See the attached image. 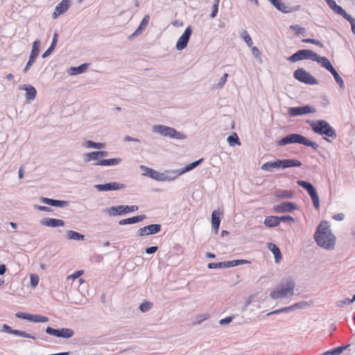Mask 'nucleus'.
<instances>
[{
  "mask_svg": "<svg viewBox=\"0 0 355 355\" xmlns=\"http://www.w3.org/2000/svg\"><path fill=\"white\" fill-rule=\"evenodd\" d=\"M317 244L326 250H332L336 243V236L332 234L327 222H321L314 234Z\"/></svg>",
  "mask_w": 355,
  "mask_h": 355,
  "instance_id": "1",
  "label": "nucleus"
},
{
  "mask_svg": "<svg viewBox=\"0 0 355 355\" xmlns=\"http://www.w3.org/2000/svg\"><path fill=\"white\" fill-rule=\"evenodd\" d=\"M292 144H299L306 146H310L314 150H318L319 148V145L318 144L310 141L306 137L297 133L289 134L277 141V146H284Z\"/></svg>",
  "mask_w": 355,
  "mask_h": 355,
  "instance_id": "2",
  "label": "nucleus"
},
{
  "mask_svg": "<svg viewBox=\"0 0 355 355\" xmlns=\"http://www.w3.org/2000/svg\"><path fill=\"white\" fill-rule=\"evenodd\" d=\"M295 283L294 280L289 279L286 283H281L270 294L273 300L283 299L291 297L294 295Z\"/></svg>",
  "mask_w": 355,
  "mask_h": 355,
  "instance_id": "3",
  "label": "nucleus"
},
{
  "mask_svg": "<svg viewBox=\"0 0 355 355\" xmlns=\"http://www.w3.org/2000/svg\"><path fill=\"white\" fill-rule=\"evenodd\" d=\"M302 162L294 159H276L273 162H268L261 166V169L265 171H272L273 168L285 169L291 167H300Z\"/></svg>",
  "mask_w": 355,
  "mask_h": 355,
  "instance_id": "4",
  "label": "nucleus"
},
{
  "mask_svg": "<svg viewBox=\"0 0 355 355\" xmlns=\"http://www.w3.org/2000/svg\"><path fill=\"white\" fill-rule=\"evenodd\" d=\"M308 123L315 133L332 139L336 138V130L327 121L320 119L316 121H310Z\"/></svg>",
  "mask_w": 355,
  "mask_h": 355,
  "instance_id": "5",
  "label": "nucleus"
},
{
  "mask_svg": "<svg viewBox=\"0 0 355 355\" xmlns=\"http://www.w3.org/2000/svg\"><path fill=\"white\" fill-rule=\"evenodd\" d=\"M152 130L154 133H157L163 137L171 139L182 140L187 137L184 134L177 131L175 128L164 125H155L153 126Z\"/></svg>",
  "mask_w": 355,
  "mask_h": 355,
  "instance_id": "6",
  "label": "nucleus"
},
{
  "mask_svg": "<svg viewBox=\"0 0 355 355\" xmlns=\"http://www.w3.org/2000/svg\"><path fill=\"white\" fill-rule=\"evenodd\" d=\"M138 209L139 207L137 205H119L106 208L103 211L110 216H116L134 212Z\"/></svg>",
  "mask_w": 355,
  "mask_h": 355,
  "instance_id": "7",
  "label": "nucleus"
},
{
  "mask_svg": "<svg viewBox=\"0 0 355 355\" xmlns=\"http://www.w3.org/2000/svg\"><path fill=\"white\" fill-rule=\"evenodd\" d=\"M317 53L310 49H300L288 58V60L291 62H295L303 60H311L315 61L318 60Z\"/></svg>",
  "mask_w": 355,
  "mask_h": 355,
  "instance_id": "8",
  "label": "nucleus"
},
{
  "mask_svg": "<svg viewBox=\"0 0 355 355\" xmlns=\"http://www.w3.org/2000/svg\"><path fill=\"white\" fill-rule=\"evenodd\" d=\"M293 77L298 81L310 85L318 84V80L303 68H298L293 72Z\"/></svg>",
  "mask_w": 355,
  "mask_h": 355,
  "instance_id": "9",
  "label": "nucleus"
},
{
  "mask_svg": "<svg viewBox=\"0 0 355 355\" xmlns=\"http://www.w3.org/2000/svg\"><path fill=\"white\" fill-rule=\"evenodd\" d=\"M297 183L299 186H300L307 191L313 201L315 208L316 209H319L320 198L317 193V191L313 187V185L311 182L305 180H297Z\"/></svg>",
  "mask_w": 355,
  "mask_h": 355,
  "instance_id": "10",
  "label": "nucleus"
},
{
  "mask_svg": "<svg viewBox=\"0 0 355 355\" xmlns=\"http://www.w3.org/2000/svg\"><path fill=\"white\" fill-rule=\"evenodd\" d=\"M246 263H248V261L244 259H234L232 261H225L218 263H209L207 267L209 269L226 268L237 266L239 265L244 264Z\"/></svg>",
  "mask_w": 355,
  "mask_h": 355,
  "instance_id": "11",
  "label": "nucleus"
},
{
  "mask_svg": "<svg viewBox=\"0 0 355 355\" xmlns=\"http://www.w3.org/2000/svg\"><path fill=\"white\" fill-rule=\"evenodd\" d=\"M45 332L58 338H69L74 335V331L69 328L53 329L51 327H47Z\"/></svg>",
  "mask_w": 355,
  "mask_h": 355,
  "instance_id": "12",
  "label": "nucleus"
},
{
  "mask_svg": "<svg viewBox=\"0 0 355 355\" xmlns=\"http://www.w3.org/2000/svg\"><path fill=\"white\" fill-rule=\"evenodd\" d=\"M316 112V109L309 105H305L298 107H291L288 108V114L291 116L306 115L309 113Z\"/></svg>",
  "mask_w": 355,
  "mask_h": 355,
  "instance_id": "13",
  "label": "nucleus"
},
{
  "mask_svg": "<svg viewBox=\"0 0 355 355\" xmlns=\"http://www.w3.org/2000/svg\"><path fill=\"white\" fill-rule=\"evenodd\" d=\"M191 34L192 28L189 26L186 28L184 32L178 40L175 45L177 50L182 51L187 46Z\"/></svg>",
  "mask_w": 355,
  "mask_h": 355,
  "instance_id": "14",
  "label": "nucleus"
},
{
  "mask_svg": "<svg viewBox=\"0 0 355 355\" xmlns=\"http://www.w3.org/2000/svg\"><path fill=\"white\" fill-rule=\"evenodd\" d=\"M40 40H35L33 43L32 46V51L31 52L28 61L23 69L24 73H26L28 69L31 67L33 64L35 62L36 58L38 56L39 52H40Z\"/></svg>",
  "mask_w": 355,
  "mask_h": 355,
  "instance_id": "15",
  "label": "nucleus"
},
{
  "mask_svg": "<svg viewBox=\"0 0 355 355\" xmlns=\"http://www.w3.org/2000/svg\"><path fill=\"white\" fill-rule=\"evenodd\" d=\"M15 316L17 318L27 320L28 321L34 322H46L49 321V318L47 317L41 315L30 314L25 312H17L15 314Z\"/></svg>",
  "mask_w": 355,
  "mask_h": 355,
  "instance_id": "16",
  "label": "nucleus"
},
{
  "mask_svg": "<svg viewBox=\"0 0 355 355\" xmlns=\"http://www.w3.org/2000/svg\"><path fill=\"white\" fill-rule=\"evenodd\" d=\"M295 209H297V205L293 202H283L272 207V210L275 213L293 212Z\"/></svg>",
  "mask_w": 355,
  "mask_h": 355,
  "instance_id": "17",
  "label": "nucleus"
},
{
  "mask_svg": "<svg viewBox=\"0 0 355 355\" xmlns=\"http://www.w3.org/2000/svg\"><path fill=\"white\" fill-rule=\"evenodd\" d=\"M162 226L159 224H150L140 228L137 234L139 236H148L155 234L161 231Z\"/></svg>",
  "mask_w": 355,
  "mask_h": 355,
  "instance_id": "18",
  "label": "nucleus"
},
{
  "mask_svg": "<svg viewBox=\"0 0 355 355\" xmlns=\"http://www.w3.org/2000/svg\"><path fill=\"white\" fill-rule=\"evenodd\" d=\"M125 184L116 182L94 185V187L99 191H116L125 188Z\"/></svg>",
  "mask_w": 355,
  "mask_h": 355,
  "instance_id": "19",
  "label": "nucleus"
},
{
  "mask_svg": "<svg viewBox=\"0 0 355 355\" xmlns=\"http://www.w3.org/2000/svg\"><path fill=\"white\" fill-rule=\"evenodd\" d=\"M2 331H5V332H6L8 334H13V335H15V336H21V337H24V338H28L35 339V336H33L26 333V331H21V330H17V329H12L11 328V327H10L9 325H8L6 324H3L2 325Z\"/></svg>",
  "mask_w": 355,
  "mask_h": 355,
  "instance_id": "20",
  "label": "nucleus"
},
{
  "mask_svg": "<svg viewBox=\"0 0 355 355\" xmlns=\"http://www.w3.org/2000/svg\"><path fill=\"white\" fill-rule=\"evenodd\" d=\"M140 168L142 171L145 172V175H147L155 180L159 181L160 180L164 179L163 173L158 172L144 165H141Z\"/></svg>",
  "mask_w": 355,
  "mask_h": 355,
  "instance_id": "21",
  "label": "nucleus"
},
{
  "mask_svg": "<svg viewBox=\"0 0 355 355\" xmlns=\"http://www.w3.org/2000/svg\"><path fill=\"white\" fill-rule=\"evenodd\" d=\"M70 6L69 0H62L55 7V11L52 15L53 19H56L60 15L64 14Z\"/></svg>",
  "mask_w": 355,
  "mask_h": 355,
  "instance_id": "22",
  "label": "nucleus"
},
{
  "mask_svg": "<svg viewBox=\"0 0 355 355\" xmlns=\"http://www.w3.org/2000/svg\"><path fill=\"white\" fill-rule=\"evenodd\" d=\"M40 223L42 225L51 227H62L65 224L63 220L52 218H45Z\"/></svg>",
  "mask_w": 355,
  "mask_h": 355,
  "instance_id": "23",
  "label": "nucleus"
},
{
  "mask_svg": "<svg viewBox=\"0 0 355 355\" xmlns=\"http://www.w3.org/2000/svg\"><path fill=\"white\" fill-rule=\"evenodd\" d=\"M271 4L279 11L284 13H289L295 10L286 4L284 3L281 0H268Z\"/></svg>",
  "mask_w": 355,
  "mask_h": 355,
  "instance_id": "24",
  "label": "nucleus"
},
{
  "mask_svg": "<svg viewBox=\"0 0 355 355\" xmlns=\"http://www.w3.org/2000/svg\"><path fill=\"white\" fill-rule=\"evenodd\" d=\"M40 201L48 205L56 207H64L69 205V201L55 200L48 198H41Z\"/></svg>",
  "mask_w": 355,
  "mask_h": 355,
  "instance_id": "25",
  "label": "nucleus"
},
{
  "mask_svg": "<svg viewBox=\"0 0 355 355\" xmlns=\"http://www.w3.org/2000/svg\"><path fill=\"white\" fill-rule=\"evenodd\" d=\"M329 7L337 15L343 18L348 14L340 6L338 5L334 0H325Z\"/></svg>",
  "mask_w": 355,
  "mask_h": 355,
  "instance_id": "26",
  "label": "nucleus"
},
{
  "mask_svg": "<svg viewBox=\"0 0 355 355\" xmlns=\"http://www.w3.org/2000/svg\"><path fill=\"white\" fill-rule=\"evenodd\" d=\"M149 20H150V16L148 15H146L144 17L143 19L141 20L139 26H138V28L135 31V32L131 34L130 36H129V39H133L135 37H136L137 36L139 35L146 28V27L147 26L148 22H149Z\"/></svg>",
  "mask_w": 355,
  "mask_h": 355,
  "instance_id": "27",
  "label": "nucleus"
},
{
  "mask_svg": "<svg viewBox=\"0 0 355 355\" xmlns=\"http://www.w3.org/2000/svg\"><path fill=\"white\" fill-rule=\"evenodd\" d=\"M146 218V215H139L131 218L122 219L119 220V224L120 225L135 224L144 220Z\"/></svg>",
  "mask_w": 355,
  "mask_h": 355,
  "instance_id": "28",
  "label": "nucleus"
},
{
  "mask_svg": "<svg viewBox=\"0 0 355 355\" xmlns=\"http://www.w3.org/2000/svg\"><path fill=\"white\" fill-rule=\"evenodd\" d=\"M220 223V213L219 211L214 210L211 214V225L215 234H217L218 232Z\"/></svg>",
  "mask_w": 355,
  "mask_h": 355,
  "instance_id": "29",
  "label": "nucleus"
},
{
  "mask_svg": "<svg viewBox=\"0 0 355 355\" xmlns=\"http://www.w3.org/2000/svg\"><path fill=\"white\" fill-rule=\"evenodd\" d=\"M20 89L25 90L26 92V98L28 101H32L33 100L36 95H37V90L36 89L32 86V85H24L20 87Z\"/></svg>",
  "mask_w": 355,
  "mask_h": 355,
  "instance_id": "30",
  "label": "nucleus"
},
{
  "mask_svg": "<svg viewBox=\"0 0 355 355\" xmlns=\"http://www.w3.org/2000/svg\"><path fill=\"white\" fill-rule=\"evenodd\" d=\"M89 64V63H83L78 67H70L68 73L70 76H76L78 74H81L87 70Z\"/></svg>",
  "mask_w": 355,
  "mask_h": 355,
  "instance_id": "31",
  "label": "nucleus"
},
{
  "mask_svg": "<svg viewBox=\"0 0 355 355\" xmlns=\"http://www.w3.org/2000/svg\"><path fill=\"white\" fill-rule=\"evenodd\" d=\"M122 162L121 158H112L98 160L95 165L96 166H116Z\"/></svg>",
  "mask_w": 355,
  "mask_h": 355,
  "instance_id": "32",
  "label": "nucleus"
},
{
  "mask_svg": "<svg viewBox=\"0 0 355 355\" xmlns=\"http://www.w3.org/2000/svg\"><path fill=\"white\" fill-rule=\"evenodd\" d=\"M317 58L318 60H315V61L320 63L322 67L329 72L332 71L335 69L327 58L322 57L318 54Z\"/></svg>",
  "mask_w": 355,
  "mask_h": 355,
  "instance_id": "33",
  "label": "nucleus"
},
{
  "mask_svg": "<svg viewBox=\"0 0 355 355\" xmlns=\"http://www.w3.org/2000/svg\"><path fill=\"white\" fill-rule=\"evenodd\" d=\"M58 40V34L57 32H55L53 36V40L50 46L47 49V50L42 54V58H46L51 55V53L54 51Z\"/></svg>",
  "mask_w": 355,
  "mask_h": 355,
  "instance_id": "34",
  "label": "nucleus"
},
{
  "mask_svg": "<svg viewBox=\"0 0 355 355\" xmlns=\"http://www.w3.org/2000/svg\"><path fill=\"white\" fill-rule=\"evenodd\" d=\"M66 237L69 240L83 241L85 239V235L73 230H67Z\"/></svg>",
  "mask_w": 355,
  "mask_h": 355,
  "instance_id": "35",
  "label": "nucleus"
},
{
  "mask_svg": "<svg viewBox=\"0 0 355 355\" xmlns=\"http://www.w3.org/2000/svg\"><path fill=\"white\" fill-rule=\"evenodd\" d=\"M264 225L268 227H275L279 225V216H267L264 220Z\"/></svg>",
  "mask_w": 355,
  "mask_h": 355,
  "instance_id": "36",
  "label": "nucleus"
},
{
  "mask_svg": "<svg viewBox=\"0 0 355 355\" xmlns=\"http://www.w3.org/2000/svg\"><path fill=\"white\" fill-rule=\"evenodd\" d=\"M268 248L273 253L275 262L278 263L282 257L279 248L275 244L272 243H268Z\"/></svg>",
  "mask_w": 355,
  "mask_h": 355,
  "instance_id": "37",
  "label": "nucleus"
},
{
  "mask_svg": "<svg viewBox=\"0 0 355 355\" xmlns=\"http://www.w3.org/2000/svg\"><path fill=\"white\" fill-rule=\"evenodd\" d=\"M203 161V159L201 158L197 161H195L191 164H187L186 166H184L183 168H182L181 172L180 173V175L183 174L184 173L189 172L193 169H194L196 167H197Z\"/></svg>",
  "mask_w": 355,
  "mask_h": 355,
  "instance_id": "38",
  "label": "nucleus"
},
{
  "mask_svg": "<svg viewBox=\"0 0 355 355\" xmlns=\"http://www.w3.org/2000/svg\"><path fill=\"white\" fill-rule=\"evenodd\" d=\"M276 197L278 198H293L294 197V193L289 190H281L277 192Z\"/></svg>",
  "mask_w": 355,
  "mask_h": 355,
  "instance_id": "39",
  "label": "nucleus"
},
{
  "mask_svg": "<svg viewBox=\"0 0 355 355\" xmlns=\"http://www.w3.org/2000/svg\"><path fill=\"white\" fill-rule=\"evenodd\" d=\"M227 141L230 146H234L236 144H237V145L241 144L238 135H236V133H235V132H234L231 135H230L227 137Z\"/></svg>",
  "mask_w": 355,
  "mask_h": 355,
  "instance_id": "40",
  "label": "nucleus"
},
{
  "mask_svg": "<svg viewBox=\"0 0 355 355\" xmlns=\"http://www.w3.org/2000/svg\"><path fill=\"white\" fill-rule=\"evenodd\" d=\"M334 76L336 82L338 84L340 89L345 88V83L343 78L340 76L337 71L334 69L332 71L330 72Z\"/></svg>",
  "mask_w": 355,
  "mask_h": 355,
  "instance_id": "41",
  "label": "nucleus"
},
{
  "mask_svg": "<svg viewBox=\"0 0 355 355\" xmlns=\"http://www.w3.org/2000/svg\"><path fill=\"white\" fill-rule=\"evenodd\" d=\"M86 147L87 148H93L95 149H101L105 147V144L94 142L93 141L88 140L86 142Z\"/></svg>",
  "mask_w": 355,
  "mask_h": 355,
  "instance_id": "42",
  "label": "nucleus"
},
{
  "mask_svg": "<svg viewBox=\"0 0 355 355\" xmlns=\"http://www.w3.org/2000/svg\"><path fill=\"white\" fill-rule=\"evenodd\" d=\"M209 313L200 314L196 316L193 324H199L209 318Z\"/></svg>",
  "mask_w": 355,
  "mask_h": 355,
  "instance_id": "43",
  "label": "nucleus"
},
{
  "mask_svg": "<svg viewBox=\"0 0 355 355\" xmlns=\"http://www.w3.org/2000/svg\"><path fill=\"white\" fill-rule=\"evenodd\" d=\"M153 307V303L149 302L148 301H144L139 305V310L143 312L146 313L150 311Z\"/></svg>",
  "mask_w": 355,
  "mask_h": 355,
  "instance_id": "44",
  "label": "nucleus"
},
{
  "mask_svg": "<svg viewBox=\"0 0 355 355\" xmlns=\"http://www.w3.org/2000/svg\"><path fill=\"white\" fill-rule=\"evenodd\" d=\"M290 28L297 35H303L305 33V28L297 24L291 26Z\"/></svg>",
  "mask_w": 355,
  "mask_h": 355,
  "instance_id": "45",
  "label": "nucleus"
},
{
  "mask_svg": "<svg viewBox=\"0 0 355 355\" xmlns=\"http://www.w3.org/2000/svg\"><path fill=\"white\" fill-rule=\"evenodd\" d=\"M347 21H348L352 27V31L354 34H355V19L353 18L350 15L347 14L346 17L344 18Z\"/></svg>",
  "mask_w": 355,
  "mask_h": 355,
  "instance_id": "46",
  "label": "nucleus"
},
{
  "mask_svg": "<svg viewBox=\"0 0 355 355\" xmlns=\"http://www.w3.org/2000/svg\"><path fill=\"white\" fill-rule=\"evenodd\" d=\"M279 223L280 222H284V223H293L295 222V219L293 217L291 216H279Z\"/></svg>",
  "mask_w": 355,
  "mask_h": 355,
  "instance_id": "47",
  "label": "nucleus"
},
{
  "mask_svg": "<svg viewBox=\"0 0 355 355\" xmlns=\"http://www.w3.org/2000/svg\"><path fill=\"white\" fill-rule=\"evenodd\" d=\"M302 42H304V43L313 44H315V45L319 46L320 47L323 46L322 43L320 41L315 40V39H311V38L303 39L302 40Z\"/></svg>",
  "mask_w": 355,
  "mask_h": 355,
  "instance_id": "48",
  "label": "nucleus"
},
{
  "mask_svg": "<svg viewBox=\"0 0 355 355\" xmlns=\"http://www.w3.org/2000/svg\"><path fill=\"white\" fill-rule=\"evenodd\" d=\"M242 36H243L244 41L247 43V44L249 46H251L252 45L253 42H252V38L250 36V35L248 34V33L245 31H244Z\"/></svg>",
  "mask_w": 355,
  "mask_h": 355,
  "instance_id": "49",
  "label": "nucleus"
},
{
  "mask_svg": "<svg viewBox=\"0 0 355 355\" xmlns=\"http://www.w3.org/2000/svg\"><path fill=\"white\" fill-rule=\"evenodd\" d=\"M39 283V277L37 275H31V285L33 288H35Z\"/></svg>",
  "mask_w": 355,
  "mask_h": 355,
  "instance_id": "50",
  "label": "nucleus"
},
{
  "mask_svg": "<svg viewBox=\"0 0 355 355\" xmlns=\"http://www.w3.org/2000/svg\"><path fill=\"white\" fill-rule=\"evenodd\" d=\"M308 305H309L308 302H305V301H302V302H297V303L293 304L294 310H295L297 309H304Z\"/></svg>",
  "mask_w": 355,
  "mask_h": 355,
  "instance_id": "51",
  "label": "nucleus"
},
{
  "mask_svg": "<svg viewBox=\"0 0 355 355\" xmlns=\"http://www.w3.org/2000/svg\"><path fill=\"white\" fill-rule=\"evenodd\" d=\"M228 77L227 73H224V75L220 78L219 82L217 83V87L221 88L225 84L227 81V78Z\"/></svg>",
  "mask_w": 355,
  "mask_h": 355,
  "instance_id": "52",
  "label": "nucleus"
},
{
  "mask_svg": "<svg viewBox=\"0 0 355 355\" xmlns=\"http://www.w3.org/2000/svg\"><path fill=\"white\" fill-rule=\"evenodd\" d=\"M34 208L42 211H52V209L50 207L35 205Z\"/></svg>",
  "mask_w": 355,
  "mask_h": 355,
  "instance_id": "53",
  "label": "nucleus"
},
{
  "mask_svg": "<svg viewBox=\"0 0 355 355\" xmlns=\"http://www.w3.org/2000/svg\"><path fill=\"white\" fill-rule=\"evenodd\" d=\"M233 320V317H231V316H228V317H226L223 319H221L220 321H219V324L220 325H226V324H230Z\"/></svg>",
  "mask_w": 355,
  "mask_h": 355,
  "instance_id": "54",
  "label": "nucleus"
},
{
  "mask_svg": "<svg viewBox=\"0 0 355 355\" xmlns=\"http://www.w3.org/2000/svg\"><path fill=\"white\" fill-rule=\"evenodd\" d=\"M218 11V5L217 3H214L212 6V12L210 15L211 18H214L217 15Z\"/></svg>",
  "mask_w": 355,
  "mask_h": 355,
  "instance_id": "55",
  "label": "nucleus"
},
{
  "mask_svg": "<svg viewBox=\"0 0 355 355\" xmlns=\"http://www.w3.org/2000/svg\"><path fill=\"white\" fill-rule=\"evenodd\" d=\"M157 249H158V248L157 246H151V247L146 248L145 249V252L147 254H153L155 252H157Z\"/></svg>",
  "mask_w": 355,
  "mask_h": 355,
  "instance_id": "56",
  "label": "nucleus"
},
{
  "mask_svg": "<svg viewBox=\"0 0 355 355\" xmlns=\"http://www.w3.org/2000/svg\"><path fill=\"white\" fill-rule=\"evenodd\" d=\"M252 53L256 58H260L261 56L260 51L256 46L252 48Z\"/></svg>",
  "mask_w": 355,
  "mask_h": 355,
  "instance_id": "57",
  "label": "nucleus"
},
{
  "mask_svg": "<svg viewBox=\"0 0 355 355\" xmlns=\"http://www.w3.org/2000/svg\"><path fill=\"white\" fill-rule=\"evenodd\" d=\"M333 218L335 220H338V221H342L344 220L345 218V214H343V213H339V214H335L334 216H333Z\"/></svg>",
  "mask_w": 355,
  "mask_h": 355,
  "instance_id": "58",
  "label": "nucleus"
},
{
  "mask_svg": "<svg viewBox=\"0 0 355 355\" xmlns=\"http://www.w3.org/2000/svg\"><path fill=\"white\" fill-rule=\"evenodd\" d=\"M92 152L91 153H85L84 155V161L85 162H89L92 161Z\"/></svg>",
  "mask_w": 355,
  "mask_h": 355,
  "instance_id": "59",
  "label": "nucleus"
},
{
  "mask_svg": "<svg viewBox=\"0 0 355 355\" xmlns=\"http://www.w3.org/2000/svg\"><path fill=\"white\" fill-rule=\"evenodd\" d=\"M281 309H282V313H288L290 311H294V308H293V305H291L290 306L282 308Z\"/></svg>",
  "mask_w": 355,
  "mask_h": 355,
  "instance_id": "60",
  "label": "nucleus"
},
{
  "mask_svg": "<svg viewBox=\"0 0 355 355\" xmlns=\"http://www.w3.org/2000/svg\"><path fill=\"white\" fill-rule=\"evenodd\" d=\"M163 176L164 179L160 180L159 181H171L175 178V177H171V175L165 173H163Z\"/></svg>",
  "mask_w": 355,
  "mask_h": 355,
  "instance_id": "61",
  "label": "nucleus"
},
{
  "mask_svg": "<svg viewBox=\"0 0 355 355\" xmlns=\"http://www.w3.org/2000/svg\"><path fill=\"white\" fill-rule=\"evenodd\" d=\"M347 300H350L349 298H346L344 300H340L338 302V306H343L345 304H350L351 303H348Z\"/></svg>",
  "mask_w": 355,
  "mask_h": 355,
  "instance_id": "62",
  "label": "nucleus"
},
{
  "mask_svg": "<svg viewBox=\"0 0 355 355\" xmlns=\"http://www.w3.org/2000/svg\"><path fill=\"white\" fill-rule=\"evenodd\" d=\"M6 266L5 264H1L0 265V275H3L5 272H6Z\"/></svg>",
  "mask_w": 355,
  "mask_h": 355,
  "instance_id": "63",
  "label": "nucleus"
},
{
  "mask_svg": "<svg viewBox=\"0 0 355 355\" xmlns=\"http://www.w3.org/2000/svg\"><path fill=\"white\" fill-rule=\"evenodd\" d=\"M92 160H98L100 157L98 153V151L92 152Z\"/></svg>",
  "mask_w": 355,
  "mask_h": 355,
  "instance_id": "64",
  "label": "nucleus"
}]
</instances>
